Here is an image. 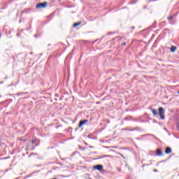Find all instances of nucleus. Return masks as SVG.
<instances>
[{
    "label": "nucleus",
    "mask_w": 179,
    "mask_h": 179,
    "mask_svg": "<svg viewBox=\"0 0 179 179\" xmlns=\"http://www.w3.org/2000/svg\"><path fill=\"white\" fill-rule=\"evenodd\" d=\"M48 5V3L43 2V3H39L36 6V9H45Z\"/></svg>",
    "instance_id": "1"
},
{
    "label": "nucleus",
    "mask_w": 179,
    "mask_h": 179,
    "mask_svg": "<svg viewBox=\"0 0 179 179\" xmlns=\"http://www.w3.org/2000/svg\"><path fill=\"white\" fill-rule=\"evenodd\" d=\"M158 111L161 117V120H164V118H166V117L164 116V108H163V107H160L159 108Z\"/></svg>",
    "instance_id": "2"
},
{
    "label": "nucleus",
    "mask_w": 179,
    "mask_h": 179,
    "mask_svg": "<svg viewBox=\"0 0 179 179\" xmlns=\"http://www.w3.org/2000/svg\"><path fill=\"white\" fill-rule=\"evenodd\" d=\"M87 122H89V120H83L80 121L78 128H82V127H83V125H85V124H86Z\"/></svg>",
    "instance_id": "3"
},
{
    "label": "nucleus",
    "mask_w": 179,
    "mask_h": 179,
    "mask_svg": "<svg viewBox=\"0 0 179 179\" xmlns=\"http://www.w3.org/2000/svg\"><path fill=\"white\" fill-rule=\"evenodd\" d=\"M103 166L101 164H98V165L94 166V170H98V171H101V170H103Z\"/></svg>",
    "instance_id": "4"
},
{
    "label": "nucleus",
    "mask_w": 179,
    "mask_h": 179,
    "mask_svg": "<svg viewBox=\"0 0 179 179\" xmlns=\"http://www.w3.org/2000/svg\"><path fill=\"white\" fill-rule=\"evenodd\" d=\"M171 152H173V150L171 149V148H170V147L166 148V150H165L166 155H170V153H171Z\"/></svg>",
    "instance_id": "5"
},
{
    "label": "nucleus",
    "mask_w": 179,
    "mask_h": 179,
    "mask_svg": "<svg viewBox=\"0 0 179 179\" xmlns=\"http://www.w3.org/2000/svg\"><path fill=\"white\" fill-rule=\"evenodd\" d=\"M157 156H163V152L162 151V150H157Z\"/></svg>",
    "instance_id": "6"
},
{
    "label": "nucleus",
    "mask_w": 179,
    "mask_h": 179,
    "mask_svg": "<svg viewBox=\"0 0 179 179\" xmlns=\"http://www.w3.org/2000/svg\"><path fill=\"white\" fill-rule=\"evenodd\" d=\"M176 50H177V47H176V46H172V47L170 48L171 52H176Z\"/></svg>",
    "instance_id": "7"
},
{
    "label": "nucleus",
    "mask_w": 179,
    "mask_h": 179,
    "mask_svg": "<svg viewBox=\"0 0 179 179\" xmlns=\"http://www.w3.org/2000/svg\"><path fill=\"white\" fill-rule=\"evenodd\" d=\"M23 94H27V92H19L15 94V96H23Z\"/></svg>",
    "instance_id": "8"
},
{
    "label": "nucleus",
    "mask_w": 179,
    "mask_h": 179,
    "mask_svg": "<svg viewBox=\"0 0 179 179\" xmlns=\"http://www.w3.org/2000/svg\"><path fill=\"white\" fill-rule=\"evenodd\" d=\"M152 114H153L155 116H156V115H157V114H159V113H157V110H156V109H152Z\"/></svg>",
    "instance_id": "9"
},
{
    "label": "nucleus",
    "mask_w": 179,
    "mask_h": 179,
    "mask_svg": "<svg viewBox=\"0 0 179 179\" xmlns=\"http://www.w3.org/2000/svg\"><path fill=\"white\" fill-rule=\"evenodd\" d=\"M80 24H82V22H76L75 24H73V27H78V26H80Z\"/></svg>",
    "instance_id": "10"
},
{
    "label": "nucleus",
    "mask_w": 179,
    "mask_h": 179,
    "mask_svg": "<svg viewBox=\"0 0 179 179\" xmlns=\"http://www.w3.org/2000/svg\"><path fill=\"white\" fill-rule=\"evenodd\" d=\"M131 131H141V127H135L131 129Z\"/></svg>",
    "instance_id": "11"
},
{
    "label": "nucleus",
    "mask_w": 179,
    "mask_h": 179,
    "mask_svg": "<svg viewBox=\"0 0 179 179\" xmlns=\"http://www.w3.org/2000/svg\"><path fill=\"white\" fill-rule=\"evenodd\" d=\"M148 136H152L153 138H155V139H158L156 136L153 135V134H146Z\"/></svg>",
    "instance_id": "12"
},
{
    "label": "nucleus",
    "mask_w": 179,
    "mask_h": 179,
    "mask_svg": "<svg viewBox=\"0 0 179 179\" xmlns=\"http://www.w3.org/2000/svg\"><path fill=\"white\" fill-rule=\"evenodd\" d=\"M174 18V15H171V17H168V20H172Z\"/></svg>",
    "instance_id": "13"
},
{
    "label": "nucleus",
    "mask_w": 179,
    "mask_h": 179,
    "mask_svg": "<svg viewBox=\"0 0 179 179\" xmlns=\"http://www.w3.org/2000/svg\"><path fill=\"white\" fill-rule=\"evenodd\" d=\"M31 143H32V144L36 143V139L32 140V141H31Z\"/></svg>",
    "instance_id": "14"
},
{
    "label": "nucleus",
    "mask_w": 179,
    "mask_h": 179,
    "mask_svg": "<svg viewBox=\"0 0 179 179\" xmlns=\"http://www.w3.org/2000/svg\"><path fill=\"white\" fill-rule=\"evenodd\" d=\"M122 131H131V129H128L125 128V129H122Z\"/></svg>",
    "instance_id": "15"
},
{
    "label": "nucleus",
    "mask_w": 179,
    "mask_h": 179,
    "mask_svg": "<svg viewBox=\"0 0 179 179\" xmlns=\"http://www.w3.org/2000/svg\"><path fill=\"white\" fill-rule=\"evenodd\" d=\"M120 155L121 156V157H122L123 159H125V157H124V155L122 154H120Z\"/></svg>",
    "instance_id": "16"
},
{
    "label": "nucleus",
    "mask_w": 179,
    "mask_h": 179,
    "mask_svg": "<svg viewBox=\"0 0 179 179\" xmlns=\"http://www.w3.org/2000/svg\"><path fill=\"white\" fill-rule=\"evenodd\" d=\"M154 173H157V171H159L157 169H154L153 170Z\"/></svg>",
    "instance_id": "17"
},
{
    "label": "nucleus",
    "mask_w": 179,
    "mask_h": 179,
    "mask_svg": "<svg viewBox=\"0 0 179 179\" xmlns=\"http://www.w3.org/2000/svg\"><path fill=\"white\" fill-rule=\"evenodd\" d=\"M177 129H178V131H179V122L178 123H177Z\"/></svg>",
    "instance_id": "18"
},
{
    "label": "nucleus",
    "mask_w": 179,
    "mask_h": 179,
    "mask_svg": "<svg viewBox=\"0 0 179 179\" xmlns=\"http://www.w3.org/2000/svg\"><path fill=\"white\" fill-rule=\"evenodd\" d=\"M108 155H105L104 157H101L99 159H103V157H107Z\"/></svg>",
    "instance_id": "19"
},
{
    "label": "nucleus",
    "mask_w": 179,
    "mask_h": 179,
    "mask_svg": "<svg viewBox=\"0 0 179 179\" xmlns=\"http://www.w3.org/2000/svg\"><path fill=\"white\" fill-rule=\"evenodd\" d=\"M146 166V164H143V166H142V169H144V167Z\"/></svg>",
    "instance_id": "20"
},
{
    "label": "nucleus",
    "mask_w": 179,
    "mask_h": 179,
    "mask_svg": "<svg viewBox=\"0 0 179 179\" xmlns=\"http://www.w3.org/2000/svg\"><path fill=\"white\" fill-rule=\"evenodd\" d=\"M56 128H57V129L59 128V126H56Z\"/></svg>",
    "instance_id": "21"
},
{
    "label": "nucleus",
    "mask_w": 179,
    "mask_h": 179,
    "mask_svg": "<svg viewBox=\"0 0 179 179\" xmlns=\"http://www.w3.org/2000/svg\"><path fill=\"white\" fill-rule=\"evenodd\" d=\"M31 150H34V147L32 148Z\"/></svg>",
    "instance_id": "22"
},
{
    "label": "nucleus",
    "mask_w": 179,
    "mask_h": 179,
    "mask_svg": "<svg viewBox=\"0 0 179 179\" xmlns=\"http://www.w3.org/2000/svg\"><path fill=\"white\" fill-rule=\"evenodd\" d=\"M96 104H100V102H96Z\"/></svg>",
    "instance_id": "23"
},
{
    "label": "nucleus",
    "mask_w": 179,
    "mask_h": 179,
    "mask_svg": "<svg viewBox=\"0 0 179 179\" xmlns=\"http://www.w3.org/2000/svg\"><path fill=\"white\" fill-rule=\"evenodd\" d=\"M123 44H124V45H125L127 43H124Z\"/></svg>",
    "instance_id": "24"
},
{
    "label": "nucleus",
    "mask_w": 179,
    "mask_h": 179,
    "mask_svg": "<svg viewBox=\"0 0 179 179\" xmlns=\"http://www.w3.org/2000/svg\"><path fill=\"white\" fill-rule=\"evenodd\" d=\"M145 166H149V164H145Z\"/></svg>",
    "instance_id": "25"
},
{
    "label": "nucleus",
    "mask_w": 179,
    "mask_h": 179,
    "mask_svg": "<svg viewBox=\"0 0 179 179\" xmlns=\"http://www.w3.org/2000/svg\"><path fill=\"white\" fill-rule=\"evenodd\" d=\"M0 37H1V33H0Z\"/></svg>",
    "instance_id": "26"
},
{
    "label": "nucleus",
    "mask_w": 179,
    "mask_h": 179,
    "mask_svg": "<svg viewBox=\"0 0 179 179\" xmlns=\"http://www.w3.org/2000/svg\"><path fill=\"white\" fill-rule=\"evenodd\" d=\"M31 155H33V153H31Z\"/></svg>",
    "instance_id": "27"
}]
</instances>
